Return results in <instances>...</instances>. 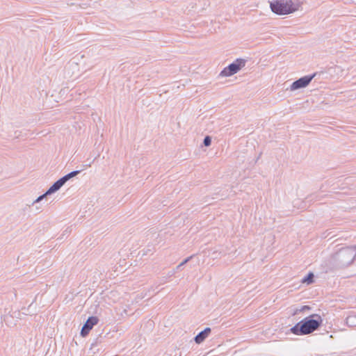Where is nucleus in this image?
I'll use <instances>...</instances> for the list:
<instances>
[{
    "mask_svg": "<svg viewBox=\"0 0 356 356\" xmlns=\"http://www.w3.org/2000/svg\"><path fill=\"white\" fill-rule=\"evenodd\" d=\"M356 259V245L343 247L333 253L329 260L330 270L344 268L351 265Z\"/></svg>",
    "mask_w": 356,
    "mask_h": 356,
    "instance_id": "1",
    "label": "nucleus"
},
{
    "mask_svg": "<svg viewBox=\"0 0 356 356\" xmlns=\"http://www.w3.org/2000/svg\"><path fill=\"white\" fill-rule=\"evenodd\" d=\"M322 322L323 320L320 315L312 314L297 323L290 330L296 335H307L317 330Z\"/></svg>",
    "mask_w": 356,
    "mask_h": 356,
    "instance_id": "2",
    "label": "nucleus"
},
{
    "mask_svg": "<svg viewBox=\"0 0 356 356\" xmlns=\"http://www.w3.org/2000/svg\"><path fill=\"white\" fill-rule=\"evenodd\" d=\"M271 10L280 15L292 13L298 9V4H295L291 0H275L270 2Z\"/></svg>",
    "mask_w": 356,
    "mask_h": 356,
    "instance_id": "3",
    "label": "nucleus"
},
{
    "mask_svg": "<svg viewBox=\"0 0 356 356\" xmlns=\"http://www.w3.org/2000/svg\"><path fill=\"white\" fill-rule=\"evenodd\" d=\"M246 63L243 58H236L233 63L225 67L220 73L221 76H230L241 70Z\"/></svg>",
    "mask_w": 356,
    "mask_h": 356,
    "instance_id": "4",
    "label": "nucleus"
},
{
    "mask_svg": "<svg viewBox=\"0 0 356 356\" xmlns=\"http://www.w3.org/2000/svg\"><path fill=\"white\" fill-rule=\"evenodd\" d=\"M316 73L310 75L302 76L296 81H293L290 86V90L294 91L300 88L307 86L312 80L315 77Z\"/></svg>",
    "mask_w": 356,
    "mask_h": 356,
    "instance_id": "5",
    "label": "nucleus"
},
{
    "mask_svg": "<svg viewBox=\"0 0 356 356\" xmlns=\"http://www.w3.org/2000/svg\"><path fill=\"white\" fill-rule=\"evenodd\" d=\"M98 321L99 319L97 316H90L81 328V335L82 337L87 336L93 326L97 324Z\"/></svg>",
    "mask_w": 356,
    "mask_h": 356,
    "instance_id": "6",
    "label": "nucleus"
},
{
    "mask_svg": "<svg viewBox=\"0 0 356 356\" xmlns=\"http://www.w3.org/2000/svg\"><path fill=\"white\" fill-rule=\"evenodd\" d=\"M210 327H205L202 331L200 332L194 338V341L196 343L200 344L202 343L211 333Z\"/></svg>",
    "mask_w": 356,
    "mask_h": 356,
    "instance_id": "7",
    "label": "nucleus"
},
{
    "mask_svg": "<svg viewBox=\"0 0 356 356\" xmlns=\"http://www.w3.org/2000/svg\"><path fill=\"white\" fill-rule=\"evenodd\" d=\"M63 186V184L62 181L59 179H58L56 181H55L49 188L48 190L46 191V197L47 195H50L56 191H58L62 186Z\"/></svg>",
    "mask_w": 356,
    "mask_h": 356,
    "instance_id": "8",
    "label": "nucleus"
},
{
    "mask_svg": "<svg viewBox=\"0 0 356 356\" xmlns=\"http://www.w3.org/2000/svg\"><path fill=\"white\" fill-rule=\"evenodd\" d=\"M346 324L349 327H355L356 326V316L355 315H350L346 318Z\"/></svg>",
    "mask_w": 356,
    "mask_h": 356,
    "instance_id": "9",
    "label": "nucleus"
},
{
    "mask_svg": "<svg viewBox=\"0 0 356 356\" xmlns=\"http://www.w3.org/2000/svg\"><path fill=\"white\" fill-rule=\"evenodd\" d=\"M314 275L312 273H309L305 277H303L302 282V283L312 284L314 282Z\"/></svg>",
    "mask_w": 356,
    "mask_h": 356,
    "instance_id": "10",
    "label": "nucleus"
},
{
    "mask_svg": "<svg viewBox=\"0 0 356 356\" xmlns=\"http://www.w3.org/2000/svg\"><path fill=\"white\" fill-rule=\"evenodd\" d=\"M203 144L206 147L210 146L211 144V137L209 136H205L203 140Z\"/></svg>",
    "mask_w": 356,
    "mask_h": 356,
    "instance_id": "11",
    "label": "nucleus"
},
{
    "mask_svg": "<svg viewBox=\"0 0 356 356\" xmlns=\"http://www.w3.org/2000/svg\"><path fill=\"white\" fill-rule=\"evenodd\" d=\"M193 257V256L188 257L186 259H185L181 263H180L176 268V270H179L181 266L187 264Z\"/></svg>",
    "mask_w": 356,
    "mask_h": 356,
    "instance_id": "12",
    "label": "nucleus"
},
{
    "mask_svg": "<svg viewBox=\"0 0 356 356\" xmlns=\"http://www.w3.org/2000/svg\"><path fill=\"white\" fill-rule=\"evenodd\" d=\"M70 179H71V176L68 173V174L64 175L63 177H62L61 178H60V180L62 181V183L64 185Z\"/></svg>",
    "mask_w": 356,
    "mask_h": 356,
    "instance_id": "13",
    "label": "nucleus"
},
{
    "mask_svg": "<svg viewBox=\"0 0 356 356\" xmlns=\"http://www.w3.org/2000/svg\"><path fill=\"white\" fill-rule=\"evenodd\" d=\"M70 179H71V176L68 173V174L64 175L63 177H62L61 178H60V180L62 181V183L64 185Z\"/></svg>",
    "mask_w": 356,
    "mask_h": 356,
    "instance_id": "14",
    "label": "nucleus"
},
{
    "mask_svg": "<svg viewBox=\"0 0 356 356\" xmlns=\"http://www.w3.org/2000/svg\"><path fill=\"white\" fill-rule=\"evenodd\" d=\"M24 135L22 134V131H15V133H14V137L15 138H22L23 139L24 138Z\"/></svg>",
    "mask_w": 356,
    "mask_h": 356,
    "instance_id": "15",
    "label": "nucleus"
},
{
    "mask_svg": "<svg viewBox=\"0 0 356 356\" xmlns=\"http://www.w3.org/2000/svg\"><path fill=\"white\" fill-rule=\"evenodd\" d=\"M44 199V193H42L35 200H34V202H33V204H34L35 203H37L38 202H40Z\"/></svg>",
    "mask_w": 356,
    "mask_h": 356,
    "instance_id": "16",
    "label": "nucleus"
},
{
    "mask_svg": "<svg viewBox=\"0 0 356 356\" xmlns=\"http://www.w3.org/2000/svg\"><path fill=\"white\" fill-rule=\"evenodd\" d=\"M81 170H74L70 172H69V175L71 176V178L75 177L76 175H79Z\"/></svg>",
    "mask_w": 356,
    "mask_h": 356,
    "instance_id": "17",
    "label": "nucleus"
},
{
    "mask_svg": "<svg viewBox=\"0 0 356 356\" xmlns=\"http://www.w3.org/2000/svg\"><path fill=\"white\" fill-rule=\"evenodd\" d=\"M8 318V317L7 316H3V321H4V322H5L6 324H7V318ZM1 318H3V317H1Z\"/></svg>",
    "mask_w": 356,
    "mask_h": 356,
    "instance_id": "18",
    "label": "nucleus"
},
{
    "mask_svg": "<svg viewBox=\"0 0 356 356\" xmlns=\"http://www.w3.org/2000/svg\"><path fill=\"white\" fill-rule=\"evenodd\" d=\"M175 273V270L169 273V276H172Z\"/></svg>",
    "mask_w": 356,
    "mask_h": 356,
    "instance_id": "19",
    "label": "nucleus"
},
{
    "mask_svg": "<svg viewBox=\"0 0 356 356\" xmlns=\"http://www.w3.org/2000/svg\"><path fill=\"white\" fill-rule=\"evenodd\" d=\"M305 308H309V307H308L307 306H305V307H303V309H305Z\"/></svg>",
    "mask_w": 356,
    "mask_h": 356,
    "instance_id": "20",
    "label": "nucleus"
}]
</instances>
